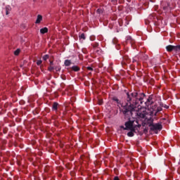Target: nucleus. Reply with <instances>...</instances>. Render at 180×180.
Instances as JSON below:
<instances>
[{"label":"nucleus","instance_id":"f257e3e1","mask_svg":"<svg viewBox=\"0 0 180 180\" xmlns=\"http://www.w3.org/2000/svg\"><path fill=\"white\" fill-rule=\"evenodd\" d=\"M127 103L122 106V112L123 115H131L133 110H137V108H148L154 103L153 96H150L146 101L144 102L146 94L140 93L137 91L126 93Z\"/></svg>","mask_w":180,"mask_h":180},{"label":"nucleus","instance_id":"f03ea898","mask_svg":"<svg viewBox=\"0 0 180 180\" xmlns=\"http://www.w3.org/2000/svg\"><path fill=\"white\" fill-rule=\"evenodd\" d=\"M124 130H132L140 129L141 124H139V121L128 118V121L124 123Z\"/></svg>","mask_w":180,"mask_h":180},{"label":"nucleus","instance_id":"7ed1b4c3","mask_svg":"<svg viewBox=\"0 0 180 180\" xmlns=\"http://www.w3.org/2000/svg\"><path fill=\"white\" fill-rule=\"evenodd\" d=\"M154 120L153 118L150 117L148 119V124H149V127H150V130L152 131H155L157 130H159V131H161L162 130V124L161 123H157L154 124Z\"/></svg>","mask_w":180,"mask_h":180},{"label":"nucleus","instance_id":"20e7f679","mask_svg":"<svg viewBox=\"0 0 180 180\" xmlns=\"http://www.w3.org/2000/svg\"><path fill=\"white\" fill-rule=\"evenodd\" d=\"M136 110H133L131 111V114H124V116H133V112H135V115H136V116H138V117H140L141 119H146V114L144 112H141L140 109H141V108L136 107Z\"/></svg>","mask_w":180,"mask_h":180},{"label":"nucleus","instance_id":"39448f33","mask_svg":"<svg viewBox=\"0 0 180 180\" xmlns=\"http://www.w3.org/2000/svg\"><path fill=\"white\" fill-rule=\"evenodd\" d=\"M166 50L169 53H171V51H180V45H168L166 46Z\"/></svg>","mask_w":180,"mask_h":180},{"label":"nucleus","instance_id":"423d86ee","mask_svg":"<svg viewBox=\"0 0 180 180\" xmlns=\"http://www.w3.org/2000/svg\"><path fill=\"white\" fill-rule=\"evenodd\" d=\"M126 43L127 44H131V46L134 49V43H136V41L134 39H131V37L127 36L126 37Z\"/></svg>","mask_w":180,"mask_h":180},{"label":"nucleus","instance_id":"0eeeda50","mask_svg":"<svg viewBox=\"0 0 180 180\" xmlns=\"http://www.w3.org/2000/svg\"><path fill=\"white\" fill-rule=\"evenodd\" d=\"M60 104L57 102H54L52 105V110H54L55 112H57L58 110V106Z\"/></svg>","mask_w":180,"mask_h":180},{"label":"nucleus","instance_id":"6e6552de","mask_svg":"<svg viewBox=\"0 0 180 180\" xmlns=\"http://www.w3.org/2000/svg\"><path fill=\"white\" fill-rule=\"evenodd\" d=\"M130 131L127 133V136L128 137H134V133H136V129H133V131L131 129H129Z\"/></svg>","mask_w":180,"mask_h":180},{"label":"nucleus","instance_id":"1a4fd4ad","mask_svg":"<svg viewBox=\"0 0 180 180\" xmlns=\"http://www.w3.org/2000/svg\"><path fill=\"white\" fill-rule=\"evenodd\" d=\"M42 20H43V16H41V15H38L35 23L39 24V23H40V22H41Z\"/></svg>","mask_w":180,"mask_h":180},{"label":"nucleus","instance_id":"9d476101","mask_svg":"<svg viewBox=\"0 0 180 180\" xmlns=\"http://www.w3.org/2000/svg\"><path fill=\"white\" fill-rule=\"evenodd\" d=\"M72 71H75V72H78V71H79L81 70V68L79 67H78L77 65H74L72 67Z\"/></svg>","mask_w":180,"mask_h":180},{"label":"nucleus","instance_id":"9b49d317","mask_svg":"<svg viewBox=\"0 0 180 180\" xmlns=\"http://www.w3.org/2000/svg\"><path fill=\"white\" fill-rule=\"evenodd\" d=\"M47 32H49V28L48 27H44V28L40 30V33H41V34H44L46 33H47Z\"/></svg>","mask_w":180,"mask_h":180},{"label":"nucleus","instance_id":"f8f14e48","mask_svg":"<svg viewBox=\"0 0 180 180\" xmlns=\"http://www.w3.org/2000/svg\"><path fill=\"white\" fill-rule=\"evenodd\" d=\"M64 65H65V67H70L71 65V60H65L64 62Z\"/></svg>","mask_w":180,"mask_h":180},{"label":"nucleus","instance_id":"ddd939ff","mask_svg":"<svg viewBox=\"0 0 180 180\" xmlns=\"http://www.w3.org/2000/svg\"><path fill=\"white\" fill-rule=\"evenodd\" d=\"M12 10V8H11L10 6H6V15H8L9 13V11Z\"/></svg>","mask_w":180,"mask_h":180},{"label":"nucleus","instance_id":"4468645a","mask_svg":"<svg viewBox=\"0 0 180 180\" xmlns=\"http://www.w3.org/2000/svg\"><path fill=\"white\" fill-rule=\"evenodd\" d=\"M49 58H50V56L46 54V55H44L43 57H42V59L44 60V61H47V60H49Z\"/></svg>","mask_w":180,"mask_h":180},{"label":"nucleus","instance_id":"2eb2a0df","mask_svg":"<svg viewBox=\"0 0 180 180\" xmlns=\"http://www.w3.org/2000/svg\"><path fill=\"white\" fill-rule=\"evenodd\" d=\"M48 70H49V71L52 72V71H54V70H55V66L49 65V68H48Z\"/></svg>","mask_w":180,"mask_h":180},{"label":"nucleus","instance_id":"dca6fc26","mask_svg":"<svg viewBox=\"0 0 180 180\" xmlns=\"http://www.w3.org/2000/svg\"><path fill=\"white\" fill-rule=\"evenodd\" d=\"M162 110V108L158 107L156 109V112H155V115L157 116V113H158V112H161Z\"/></svg>","mask_w":180,"mask_h":180},{"label":"nucleus","instance_id":"f3484780","mask_svg":"<svg viewBox=\"0 0 180 180\" xmlns=\"http://www.w3.org/2000/svg\"><path fill=\"white\" fill-rule=\"evenodd\" d=\"M79 39H82L83 40H85L86 37H85V34L82 33L79 36Z\"/></svg>","mask_w":180,"mask_h":180},{"label":"nucleus","instance_id":"a211bd4d","mask_svg":"<svg viewBox=\"0 0 180 180\" xmlns=\"http://www.w3.org/2000/svg\"><path fill=\"white\" fill-rule=\"evenodd\" d=\"M112 101H114L115 102H116L118 104H120V101L117 98H116V97H114L112 98Z\"/></svg>","mask_w":180,"mask_h":180},{"label":"nucleus","instance_id":"6ab92c4d","mask_svg":"<svg viewBox=\"0 0 180 180\" xmlns=\"http://www.w3.org/2000/svg\"><path fill=\"white\" fill-rule=\"evenodd\" d=\"M96 12H97V13L101 15V13H103V10L102 8H98Z\"/></svg>","mask_w":180,"mask_h":180},{"label":"nucleus","instance_id":"aec40b11","mask_svg":"<svg viewBox=\"0 0 180 180\" xmlns=\"http://www.w3.org/2000/svg\"><path fill=\"white\" fill-rule=\"evenodd\" d=\"M20 53V49H16L15 51H14V54L15 56H19V53Z\"/></svg>","mask_w":180,"mask_h":180},{"label":"nucleus","instance_id":"412c9836","mask_svg":"<svg viewBox=\"0 0 180 180\" xmlns=\"http://www.w3.org/2000/svg\"><path fill=\"white\" fill-rule=\"evenodd\" d=\"M55 70L57 72L61 71V67H60V66H55Z\"/></svg>","mask_w":180,"mask_h":180},{"label":"nucleus","instance_id":"4be33fe9","mask_svg":"<svg viewBox=\"0 0 180 180\" xmlns=\"http://www.w3.org/2000/svg\"><path fill=\"white\" fill-rule=\"evenodd\" d=\"M91 46L95 49V48L98 47V46H99V44L94 43V44H92Z\"/></svg>","mask_w":180,"mask_h":180},{"label":"nucleus","instance_id":"5701e85b","mask_svg":"<svg viewBox=\"0 0 180 180\" xmlns=\"http://www.w3.org/2000/svg\"><path fill=\"white\" fill-rule=\"evenodd\" d=\"M49 65H54V60H51V59H49Z\"/></svg>","mask_w":180,"mask_h":180},{"label":"nucleus","instance_id":"b1692460","mask_svg":"<svg viewBox=\"0 0 180 180\" xmlns=\"http://www.w3.org/2000/svg\"><path fill=\"white\" fill-rule=\"evenodd\" d=\"M86 69H87L89 71H94V68H93L92 67H91V66H88V67L86 68Z\"/></svg>","mask_w":180,"mask_h":180},{"label":"nucleus","instance_id":"393cba45","mask_svg":"<svg viewBox=\"0 0 180 180\" xmlns=\"http://www.w3.org/2000/svg\"><path fill=\"white\" fill-rule=\"evenodd\" d=\"M41 63H43V61L41 60H37V65H40L41 64Z\"/></svg>","mask_w":180,"mask_h":180},{"label":"nucleus","instance_id":"a878e982","mask_svg":"<svg viewBox=\"0 0 180 180\" xmlns=\"http://www.w3.org/2000/svg\"><path fill=\"white\" fill-rule=\"evenodd\" d=\"M163 9H164V11H167V9H168V5L163 6Z\"/></svg>","mask_w":180,"mask_h":180},{"label":"nucleus","instance_id":"bb28decb","mask_svg":"<svg viewBox=\"0 0 180 180\" xmlns=\"http://www.w3.org/2000/svg\"><path fill=\"white\" fill-rule=\"evenodd\" d=\"M49 58H50L49 60L54 61V56H49Z\"/></svg>","mask_w":180,"mask_h":180},{"label":"nucleus","instance_id":"cd10ccee","mask_svg":"<svg viewBox=\"0 0 180 180\" xmlns=\"http://www.w3.org/2000/svg\"><path fill=\"white\" fill-rule=\"evenodd\" d=\"M114 180H120V179H119V176H116L114 177Z\"/></svg>","mask_w":180,"mask_h":180},{"label":"nucleus","instance_id":"c85d7f7f","mask_svg":"<svg viewBox=\"0 0 180 180\" xmlns=\"http://www.w3.org/2000/svg\"><path fill=\"white\" fill-rule=\"evenodd\" d=\"M61 78H62V79H63V81H65V76L61 75Z\"/></svg>","mask_w":180,"mask_h":180},{"label":"nucleus","instance_id":"c756f323","mask_svg":"<svg viewBox=\"0 0 180 180\" xmlns=\"http://www.w3.org/2000/svg\"><path fill=\"white\" fill-rule=\"evenodd\" d=\"M102 103H103V101L102 100H100L98 104L102 105Z\"/></svg>","mask_w":180,"mask_h":180},{"label":"nucleus","instance_id":"7c9ffc66","mask_svg":"<svg viewBox=\"0 0 180 180\" xmlns=\"http://www.w3.org/2000/svg\"><path fill=\"white\" fill-rule=\"evenodd\" d=\"M120 129H123V130H124V129H126V127H124V126H120Z\"/></svg>","mask_w":180,"mask_h":180},{"label":"nucleus","instance_id":"2f4dec72","mask_svg":"<svg viewBox=\"0 0 180 180\" xmlns=\"http://www.w3.org/2000/svg\"><path fill=\"white\" fill-rule=\"evenodd\" d=\"M164 108H165V109H168V108H169V106L165 105L164 106Z\"/></svg>","mask_w":180,"mask_h":180},{"label":"nucleus","instance_id":"473e14b6","mask_svg":"<svg viewBox=\"0 0 180 180\" xmlns=\"http://www.w3.org/2000/svg\"><path fill=\"white\" fill-rule=\"evenodd\" d=\"M90 40H91L92 41H94V40H95V38H94V37H93V38L91 37V38H90Z\"/></svg>","mask_w":180,"mask_h":180},{"label":"nucleus","instance_id":"72a5a7b5","mask_svg":"<svg viewBox=\"0 0 180 180\" xmlns=\"http://www.w3.org/2000/svg\"><path fill=\"white\" fill-rule=\"evenodd\" d=\"M115 40H116V39H113V40H112V43H114V44H116V42H115Z\"/></svg>","mask_w":180,"mask_h":180},{"label":"nucleus","instance_id":"f704fd0d","mask_svg":"<svg viewBox=\"0 0 180 180\" xmlns=\"http://www.w3.org/2000/svg\"><path fill=\"white\" fill-rule=\"evenodd\" d=\"M136 62V60H133V63Z\"/></svg>","mask_w":180,"mask_h":180},{"label":"nucleus","instance_id":"c9c22d12","mask_svg":"<svg viewBox=\"0 0 180 180\" xmlns=\"http://www.w3.org/2000/svg\"><path fill=\"white\" fill-rule=\"evenodd\" d=\"M136 62V60H133V63Z\"/></svg>","mask_w":180,"mask_h":180},{"label":"nucleus","instance_id":"e433bc0d","mask_svg":"<svg viewBox=\"0 0 180 180\" xmlns=\"http://www.w3.org/2000/svg\"><path fill=\"white\" fill-rule=\"evenodd\" d=\"M146 58H148V56H146Z\"/></svg>","mask_w":180,"mask_h":180},{"label":"nucleus","instance_id":"4c0bfd02","mask_svg":"<svg viewBox=\"0 0 180 180\" xmlns=\"http://www.w3.org/2000/svg\"><path fill=\"white\" fill-rule=\"evenodd\" d=\"M37 113L38 114V113H39V112H37Z\"/></svg>","mask_w":180,"mask_h":180},{"label":"nucleus","instance_id":"58836bf2","mask_svg":"<svg viewBox=\"0 0 180 180\" xmlns=\"http://www.w3.org/2000/svg\"><path fill=\"white\" fill-rule=\"evenodd\" d=\"M33 1H36V0H33Z\"/></svg>","mask_w":180,"mask_h":180}]
</instances>
